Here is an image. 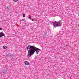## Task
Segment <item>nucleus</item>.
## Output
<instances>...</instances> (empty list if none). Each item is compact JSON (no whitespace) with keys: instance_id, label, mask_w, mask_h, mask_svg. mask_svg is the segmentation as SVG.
<instances>
[{"instance_id":"1","label":"nucleus","mask_w":79,"mask_h":79,"mask_svg":"<svg viewBox=\"0 0 79 79\" xmlns=\"http://www.w3.org/2000/svg\"><path fill=\"white\" fill-rule=\"evenodd\" d=\"M34 47V46L29 45L27 47V51H28V52L27 56L28 58H30L32 56V52L33 50Z\"/></svg>"},{"instance_id":"2","label":"nucleus","mask_w":79,"mask_h":79,"mask_svg":"<svg viewBox=\"0 0 79 79\" xmlns=\"http://www.w3.org/2000/svg\"><path fill=\"white\" fill-rule=\"evenodd\" d=\"M40 51V49H39V48H36L34 46L33 49V51H32V52H31V56L32 55H33L34 54V53H35V52L36 54H37V55H38Z\"/></svg>"},{"instance_id":"3","label":"nucleus","mask_w":79,"mask_h":79,"mask_svg":"<svg viewBox=\"0 0 79 79\" xmlns=\"http://www.w3.org/2000/svg\"><path fill=\"white\" fill-rule=\"evenodd\" d=\"M53 25L55 27L61 26V23L60 21L58 22H55L53 23Z\"/></svg>"},{"instance_id":"4","label":"nucleus","mask_w":79,"mask_h":79,"mask_svg":"<svg viewBox=\"0 0 79 79\" xmlns=\"http://www.w3.org/2000/svg\"><path fill=\"white\" fill-rule=\"evenodd\" d=\"M4 36V34L3 33H0V38L1 37H3Z\"/></svg>"},{"instance_id":"5","label":"nucleus","mask_w":79,"mask_h":79,"mask_svg":"<svg viewBox=\"0 0 79 79\" xmlns=\"http://www.w3.org/2000/svg\"><path fill=\"white\" fill-rule=\"evenodd\" d=\"M25 64L26 65H29V63L28 62H27V61H26L25 62Z\"/></svg>"},{"instance_id":"6","label":"nucleus","mask_w":79,"mask_h":79,"mask_svg":"<svg viewBox=\"0 0 79 79\" xmlns=\"http://www.w3.org/2000/svg\"><path fill=\"white\" fill-rule=\"evenodd\" d=\"M3 48H4V49H6L7 47L6 46H3Z\"/></svg>"},{"instance_id":"7","label":"nucleus","mask_w":79,"mask_h":79,"mask_svg":"<svg viewBox=\"0 0 79 79\" xmlns=\"http://www.w3.org/2000/svg\"><path fill=\"white\" fill-rule=\"evenodd\" d=\"M5 72H6V70H3L2 71V73H4L5 74Z\"/></svg>"},{"instance_id":"8","label":"nucleus","mask_w":79,"mask_h":79,"mask_svg":"<svg viewBox=\"0 0 79 79\" xmlns=\"http://www.w3.org/2000/svg\"><path fill=\"white\" fill-rule=\"evenodd\" d=\"M53 22H49V23H50V24H52V23H53Z\"/></svg>"},{"instance_id":"9","label":"nucleus","mask_w":79,"mask_h":79,"mask_svg":"<svg viewBox=\"0 0 79 79\" xmlns=\"http://www.w3.org/2000/svg\"><path fill=\"white\" fill-rule=\"evenodd\" d=\"M13 1H14V2H18V0H13Z\"/></svg>"},{"instance_id":"10","label":"nucleus","mask_w":79,"mask_h":79,"mask_svg":"<svg viewBox=\"0 0 79 79\" xmlns=\"http://www.w3.org/2000/svg\"><path fill=\"white\" fill-rule=\"evenodd\" d=\"M23 17H25V14H23Z\"/></svg>"},{"instance_id":"11","label":"nucleus","mask_w":79,"mask_h":79,"mask_svg":"<svg viewBox=\"0 0 79 79\" xmlns=\"http://www.w3.org/2000/svg\"><path fill=\"white\" fill-rule=\"evenodd\" d=\"M28 18H29V19H31V16H29Z\"/></svg>"},{"instance_id":"12","label":"nucleus","mask_w":79,"mask_h":79,"mask_svg":"<svg viewBox=\"0 0 79 79\" xmlns=\"http://www.w3.org/2000/svg\"><path fill=\"white\" fill-rule=\"evenodd\" d=\"M22 21H24V19H22Z\"/></svg>"},{"instance_id":"13","label":"nucleus","mask_w":79,"mask_h":79,"mask_svg":"<svg viewBox=\"0 0 79 79\" xmlns=\"http://www.w3.org/2000/svg\"><path fill=\"white\" fill-rule=\"evenodd\" d=\"M0 31H2V28H0Z\"/></svg>"},{"instance_id":"14","label":"nucleus","mask_w":79,"mask_h":79,"mask_svg":"<svg viewBox=\"0 0 79 79\" xmlns=\"http://www.w3.org/2000/svg\"><path fill=\"white\" fill-rule=\"evenodd\" d=\"M9 8H8V6H7L6 7L7 9H8Z\"/></svg>"},{"instance_id":"15","label":"nucleus","mask_w":79,"mask_h":79,"mask_svg":"<svg viewBox=\"0 0 79 79\" xmlns=\"http://www.w3.org/2000/svg\"><path fill=\"white\" fill-rule=\"evenodd\" d=\"M35 20L34 19H32V21H34Z\"/></svg>"}]
</instances>
